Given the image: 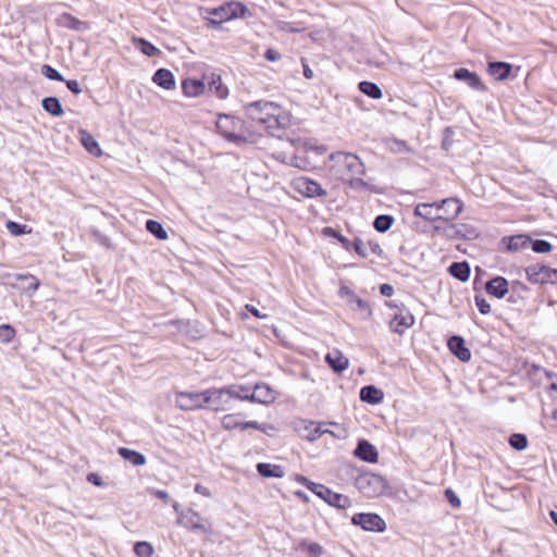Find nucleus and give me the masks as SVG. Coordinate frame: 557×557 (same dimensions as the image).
<instances>
[{
	"label": "nucleus",
	"instance_id": "32",
	"mask_svg": "<svg viewBox=\"0 0 557 557\" xmlns=\"http://www.w3.org/2000/svg\"><path fill=\"white\" fill-rule=\"evenodd\" d=\"M119 454L128 462L134 466H143L146 463V457L136 450L122 447L119 449Z\"/></svg>",
	"mask_w": 557,
	"mask_h": 557
},
{
	"label": "nucleus",
	"instance_id": "52",
	"mask_svg": "<svg viewBox=\"0 0 557 557\" xmlns=\"http://www.w3.org/2000/svg\"><path fill=\"white\" fill-rule=\"evenodd\" d=\"M307 549L313 557H320L323 554V547L318 543H310Z\"/></svg>",
	"mask_w": 557,
	"mask_h": 557
},
{
	"label": "nucleus",
	"instance_id": "59",
	"mask_svg": "<svg viewBox=\"0 0 557 557\" xmlns=\"http://www.w3.org/2000/svg\"><path fill=\"white\" fill-rule=\"evenodd\" d=\"M264 57L268 61L275 62L281 59V54L274 49H268L264 53Z\"/></svg>",
	"mask_w": 557,
	"mask_h": 557
},
{
	"label": "nucleus",
	"instance_id": "1",
	"mask_svg": "<svg viewBox=\"0 0 557 557\" xmlns=\"http://www.w3.org/2000/svg\"><path fill=\"white\" fill-rule=\"evenodd\" d=\"M244 110L248 119L262 125L272 136L280 137V132L290 126L289 112L275 102L258 100L247 103Z\"/></svg>",
	"mask_w": 557,
	"mask_h": 557
},
{
	"label": "nucleus",
	"instance_id": "16",
	"mask_svg": "<svg viewBox=\"0 0 557 557\" xmlns=\"http://www.w3.org/2000/svg\"><path fill=\"white\" fill-rule=\"evenodd\" d=\"M448 348L453 355H455L462 362H467L471 359V351L465 345V341L461 336L454 335L448 339Z\"/></svg>",
	"mask_w": 557,
	"mask_h": 557
},
{
	"label": "nucleus",
	"instance_id": "63",
	"mask_svg": "<svg viewBox=\"0 0 557 557\" xmlns=\"http://www.w3.org/2000/svg\"><path fill=\"white\" fill-rule=\"evenodd\" d=\"M195 492L197 494H200V495L205 496V497H210L211 496V492L209 491V488L206 487L205 485L200 484V483L195 485Z\"/></svg>",
	"mask_w": 557,
	"mask_h": 557
},
{
	"label": "nucleus",
	"instance_id": "5",
	"mask_svg": "<svg viewBox=\"0 0 557 557\" xmlns=\"http://www.w3.org/2000/svg\"><path fill=\"white\" fill-rule=\"evenodd\" d=\"M356 487L367 497H377L385 493L387 483L383 476L366 472L356 479Z\"/></svg>",
	"mask_w": 557,
	"mask_h": 557
},
{
	"label": "nucleus",
	"instance_id": "58",
	"mask_svg": "<svg viewBox=\"0 0 557 557\" xmlns=\"http://www.w3.org/2000/svg\"><path fill=\"white\" fill-rule=\"evenodd\" d=\"M66 83L67 88L75 95H78L82 92L81 85L75 79L64 81Z\"/></svg>",
	"mask_w": 557,
	"mask_h": 557
},
{
	"label": "nucleus",
	"instance_id": "2",
	"mask_svg": "<svg viewBox=\"0 0 557 557\" xmlns=\"http://www.w3.org/2000/svg\"><path fill=\"white\" fill-rule=\"evenodd\" d=\"M330 175L344 183L351 176H361L366 172L363 162L354 153L337 151L330 154Z\"/></svg>",
	"mask_w": 557,
	"mask_h": 557
},
{
	"label": "nucleus",
	"instance_id": "39",
	"mask_svg": "<svg viewBox=\"0 0 557 557\" xmlns=\"http://www.w3.org/2000/svg\"><path fill=\"white\" fill-rule=\"evenodd\" d=\"M134 553L137 557H151L154 553V548L149 542L140 541L134 545Z\"/></svg>",
	"mask_w": 557,
	"mask_h": 557
},
{
	"label": "nucleus",
	"instance_id": "50",
	"mask_svg": "<svg viewBox=\"0 0 557 557\" xmlns=\"http://www.w3.org/2000/svg\"><path fill=\"white\" fill-rule=\"evenodd\" d=\"M347 184L354 189H364L368 184L360 176H351V180H346Z\"/></svg>",
	"mask_w": 557,
	"mask_h": 557
},
{
	"label": "nucleus",
	"instance_id": "3",
	"mask_svg": "<svg viewBox=\"0 0 557 557\" xmlns=\"http://www.w3.org/2000/svg\"><path fill=\"white\" fill-rule=\"evenodd\" d=\"M215 126L218 132L233 144L242 145L252 141L251 134L248 132L245 122L238 117L220 114Z\"/></svg>",
	"mask_w": 557,
	"mask_h": 557
},
{
	"label": "nucleus",
	"instance_id": "41",
	"mask_svg": "<svg viewBox=\"0 0 557 557\" xmlns=\"http://www.w3.org/2000/svg\"><path fill=\"white\" fill-rule=\"evenodd\" d=\"M509 444L517 450H523L528 446V440L525 435L517 433L509 437Z\"/></svg>",
	"mask_w": 557,
	"mask_h": 557
},
{
	"label": "nucleus",
	"instance_id": "43",
	"mask_svg": "<svg viewBox=\"0 0 557 557\" xmlns=\"http://www.w3.org/2000/svg\"><path fill=\"white\" fill-rule=\"evenodd\" d=\"M7 230L13 236H18V235L26 234V233L30 232V230H27L26 225L20 224V223L14 222V221H8L7 222Z\"/></svg>",
	"mask_w": 557,
	"mask_h": 557
},
{
	"label": "nucleus",
	"instance_id": "36",
	"mask_svg": "<svg viewBox=\"0 0 557 557\" xmlns=\"http://www.w3.org/2000/svg\"><path fill=\"white\" fill-rule=\"evenodd\" d=\"M133 42L147 57H153L159 53V49L144 38H134Z\"/></svg>",
	"mask_w": 557,
	"mask_h": 557
},
{
	"label": "nucleus",
	"instance_id": "14",
	"mask_svg": "<svg viewBox=\"0 0 557 557\" xmlns=\"http://www.w3.org/2000/svg\"><path fill=\"white\" fill-rule=\"evenodd\" d=\"M238 399L259 404H270L275 400V393L267 384H257L250 395H240L238 396Z\"/></svg>",
	"mask_w": 557,
	"mask_h": 557
},
{
	"label": "nucleus",
	"instance_id": "53",
	"mask_svg": "<svg viewBox=\"0 0 557 557\" xmlns=\"http://www.w3.org/2000/svg\"><path fill=\"white\" fill-rule=\"evenodd\" d=\"M445 495L450 503V505L455 508L460 507L461 503L457 495L451 490H446Z\"/></svg>",
	"mask_w": 557,
	"mask_h": 557
},
{
	"label": "nucleus",
	"instance_id": "4",
	"mask_svg": "<svg viewBox=\"0 0 557 557\" xmlns=\"http://www.w3.org/2000/svg\"><path fill=\"white\" fill-rule=\"evenodd\" d=\"M240 396L232 387L208 388L205 391V409L212 411H225L231 408V400Z\"/></svg>",
	"mask_w": 557,
	"mask_h": 557
},
{
	"label": "nucleus",
	"instance_id": "11",
	"mask_svg": "<svg viewBox=\"0 0 557 557\" xmlns=\"http://www.w3.org/2000/svg\"><path fill=\"white\" fill-rule=\"evenodd\" d=\"M203 519L200 515L193 510L188 509L186 512H180V517H177V524L183 525L186 529L193 531H200L202 533H210L211 528L209 524L202 522Z\"/></svg>",
	"mask_w": 557,
	"mask_h": 557
},
{
	"label": "nucleus",
	"instance_id": "48",
	"mask_svg": "<svg viewBox=\"0 0 557 557\" xmlns=\"http://www.w3.org/2000/svg\"><path fill=\"white\" fill-rule=\"evenodd\" d=\"M351 248L356 251L358 256L361 258L368 257V247L359 237H356L354 242H351Z\"/></svg>",
	"mask_w": 557,
	"mask_h": 557
},
{
	"label": "nucleus",
	"instance_id": "21",
	"mask_svg": "<svg viewBox=\"0 0 557 557\" xmlns=\"http://www.w3.org/2000/svg\"><path fill=\"white\" fill-rule=\"evenodd\" d=\"M327 364L337 373L348 368L349 361L339 350L334 349L325 356Z\"/></svg>",
	"mask_w": 557,
	"mask_h": 557
},
{
	"label": "nucleus",
	"instance_id": "62",
	"mask_svg": "<svg viewBox=\"0 0 557 557\" xmlns=\"http://www.w3.org/2000/svg\"><path fill=\"white\" fill-rule=\"evenodd\" d=\"M380 293L385 297H391L394 294V288L391 284H382L380 286Z\"/></svg>",
	"mask_w": 557,
	"mask_h": 557
},
{
	"label": "nucleus",
	"instance_id": "8",
	"mask_svg": "<svg viewBox=\"0 0 557 557\" xmlns=\"http://www.w3.org/2000/svg\"><path fill=\"white\" fill-rule=\"evenodd\" d=\"M292 186L295 191L308 198L326 196V190L323 189L318 182L307 176H299L294 178Z\"/></svg>",
	"mask_w": 557,
	"mask_h": 557
},
{
	"label": "nucleus",
	"instance_id": "38",
	"mask_svg": "<svg viewBox=\"0 0 557 557\" xmlns=\"http://www.w3.org/2000/svg\"><path fill=\"white\" fill-rule=\"evenodd\" d=\"M394 223V218L387 214H382L375 218L373 226L377 232L384 233L388 231Z\"/></svg>",
	"mask_w": 557,
	"mask_h": 557
},
{
	"label": "nucleus",
	"instance_id": "22",
	"mask_svg": "<svg viewBox=\"0 0 557 557\" xmlns=\"http://www.w3.org/2000/svg\"><path fill=\"white\" fill-rule=\"evenodd\" d=\"M152 82L166 90H172L175 88L174 75L168 69L157 70L152 76Z\"/></svg>",
	"mask_w": 557,
	"mask_h": 557
},
{
	"label": "nucleus",
	"instance_id": "57",
	"mask_svg": "<svg viewBox=\"0 0 557 557\" xmlns=\"http://www.w3.org/2000/svg\"><path fill=\"white\" fill-rule=\"evenodd\" d=\"M342 298H345L346 301H349L356 295L348 286H342L338 292Z\"/></svg>",
	"mask_w": 557,
	"mask_h": 557
},
{
	"label": "nucleus",
	"instance_id": "23",
	"mask_svg": "<svg viewBox=\"0 0 557 557\" xmlns=\"http://www.w3.org/2000/svg\"><path fill=\"white\" fill-rule=\"evenodd\" d=\"M511 72V64L507 62H490L487 73L497 81H505Z\"/></svg>",
	"mask_w": 557,
	"mask_h": 557
},
{
	"label": "nucleus",
	"instance_id": "31",
	"mask_svg": "<svg viewBox=\"0 0 557 557\" xmlns=\"http://www.w3.org/2000/svg\"><path fill=\"white\" fill-rule=\"evenodd\" d=\"M449 273L461 282L470 277V267L467 262H454L448 269Z\"/></svg>",
	"mask_w": 557,
	"mask_h": 557
},
{
	"label": "nucleus",
	"instance_id": "20",
	"mask_svg": "<svg viewBox=\"0 0 557 557\" xmlns=\"http://www.w3.org/2000/svg\"><path fill=\"white\" fill-rule=\"evenodd\" d=\"M355 455L361 460L372 463L376 462L379 457L375 447L366 440L358 443Z\"/></svg>",
	"mask_w": 557,
	"mask_h": 557
},
{
	"label": "nucleus",
	"instance_id": "46",
	"mask_svg": "<svg viewBox=\"0 0 557 557\" xmlns=\"http://www.w3.org/2000/svg\"><path fill=\"white\" fill-rule=\"evenodd\" d=\"M530 245H532L533 251L537 253H546L552 250V245L544 239L532 240Z\"/></svg>",
	"mask_w": 557,
	"mask_h": 557
},
{
	"label": "nucleus",
	"instance_id": "37",
	"mask_svg": "<svg viewBox=\"0 0 557 557\" xmlns=\"http://www.w3.org/2000/svg\"><path fill=\"white\" fill-rule=\"evenodd\" d=\"M146 228L148 232H150L152 235H154L158 239L165 240L168 238V233L162 226L161 223L154 220H148L146 222Z\"/></svg>",
	"mask_w": 557,
	"mask_h": 557
},
{
	"label": "nucleus",
	"instance_id": "30",
	"mask_svg": "<svg viewBox=\"0 0 557 557\" xmlns=\"http://www.w3.org/2000/svg\"><path fill=\"white\" fill-rule=\"evenodd\" d=\"M81 141L89 153L94 156H100L102 153L99 144L87 131H81Z\"/></svg>",
	"mask_w": 557,
	"mask_h": 557
},
{
	"label": "nucleus",
	"instance_id": "49",
	"mask_svg": "<svg viewBox=\"0 0 557 557\" xmlns=\"http://www.w3.org/2000/svg\"><path fill=\"white\" fill-rule=\"evenodd\" d=\"M61 18L66 26L74 29H79V25L82 24V22L73 15L65 13L61 16Z\"/></svg>",
	"mask_w": 557,
	"mask_h": 557
},
{
	"label": "nucleus",
	"instance_id": "25",
	"mask_svg": "<svg viewBox=\"0 0 557 557\" xmlns=\"http://www.w3.org/2000/svg\"><path fill=\"white\" fill-rule=\"evenodd\" d=\"M182 89L187 97H197L203 94L206 85L199 79H185L182 83Z\"/></svg>",
	"mask_w": 557,
	"mask_h": 557
},
{
	"label": "nucleus",
	"instance_id": "29",
	"mask_svg": "<svg viewBox=\"0 0 557 557\" xmlns=\"http://www.w3.org/2000/svg\"><path fill=\"white\" fill-rule=\"evenodd\" d=\"M347 304L354 311H358L363 319H368L372 315V309L369 302L361 299L358 295H355Z\"/></svg>",
	"mask_w": 557,
	"mask_h": 557
},
{
	"label": "nucleus",
	"instance_id": "17",
	"mask_svg": "<svg viewBox=\"0 0 557 557\" xmlns=\"http://www.w3.org/2000/svg\"><path fill=\"white\" fill-rule=\"evenodd\" d=\"M485 290L488 295L502 299L508 293V281L503 276H496L486 283Z\"/></svg>",
	"mask_w": 557,
	"mask_h": 557
},
{
	"label": "nucleus",
	"instance_id": "34",
	"mask_svg": "<svg viewBox=\"0 0 557 557\" xmlns=\"http://www.w3.org/2000/svg\"><path fill=\"white\" fill-rule=\"evenodd\" d=\"M359 90L372 99L382 98L381 88L372 82L363 81L359 83Z\"/></svg>",
	"mask_w": 557,
	"mask_h": 557
},
{
	"label": "nucleus",
	"instance_id": "15",
	"mask_svg": "<svg viewBox=\"0 0 557 557\" xmlns=\"http://www.w3.org/2000/svg\"><path fill=\"white\" fill-rule=\"evenodd\" d=\"M454 77L457 81L466 83L471 89H474L478 91L486 90V87L482 83L480 76L476 73L469 71L468 69H465V67L457 69L454 72Z\"/></svg>",
	"mask_w": 557,
	"mask_h": 557
},
{
	"label": "nucleus",
	"instance_id": "7",
	"mask_svg": "<svg viewBox=\"0 0 557 557\" xmlns=\"http://www.w3.org/2000/svg\"><path fill=\"white\" fill-rule=\"evenodd\" d=\"M175 406L181 410L193 411L205 409V391L175 392Z\"/></svg>",
	"mask_w": 557,
	"mask_h": 557
},
{
	"label": "nucleus",
	"instance_id": "60",
	"mask_svg": "<svg viewBox=\"0 0 557 557\" xmlns=\"http://www.w3.org/2000/svg\"><path fill=\"white\" fill-rule=\"evenodd\" d=\"M87 481L96 486H102L103 481L97 473H89L87 475Z\"/></svg>",
	"mask_w": 557,
	"mask_h": 557
},
{
	"label": "nucleus",
	"instance_id": "9",
	"mask_svg": "<svg viewBox=\"0 0 557 557\" xmlns=\"http://www.w3.org/2000/svg\"><path fill=\"white\" fill-rule=\"evenodd\" d=\"M443 233L448 239H466L473 240L479 237L480 233L471 224L468 223H453L443 230Z\"/></svg>",
	"mask_w": 557,
	"mask_h": 557
},
{
	"label": "nucleus",
	"instance_id": "27",
	"mask_svg": "<svg viewBox=\"0 0 557 557\" xmlns=\"http://www.w3.org/2000/svg\"><path fill=\"white\" fill-rule=\"evenodd\" d=\"M209 90L220 99H225L228 95L227 87L222 83L221 76L212 74L208 82Z\"/></svg>",
	"mask_w": 557,
	"mask_h": 557
},
{
	"label": "nucleus",
	"instance_id": "44",
	"mask_svg": "<svg viewBox=\"0 0 557 557\" xmlns=\"http://www.w3.org/2000/svg\"><path fill=\"white\" fill-rule=\"evenodd\" d=\"M41 74L51 81L64 82V77L52 66L45 64L41 66Z\"/></svg>",
	"mask_w": 557,
	"mask_h": 557
},
{
	"label": "nucleus",
	"instance_id": "26",
	"mask_svg": "<svg viewBox=\"0 0 557 557\" xmlns=\"http://www.w3.org/2000/svg\"><path fill=\"white\" fill-rule=\"evenodd\" d=\"M42 109L52 116H62L64 110L57 97H46L41 100Z\"/></svg>",
	"mask_w": 557,
	"mask_h": 557
},
{
	"label": "nucleus",
	"instance_id": "33",
	"mask_svg": "<svg viewBox=\"0 0 557 557\" xmlns=\"http://www.w3.org/2000/svg\"><path fill=\"white\" fill-rule=\"evenodd\" d=\"M532 243L530 236L527 235H515L508 238L507 249L509 251H518L527 248Z\"/></svg>",
	"mask_w": 557,
	"mask_h": 557
},
{
	"label": "nucleus",
	"instance_id": "64",
	"mask_svg": "<svg viewBox=\"0 0 557 557\" xmlns=\"http://www.w3.org/2000/svg\"><path fill=\"white\" fill-rule=\"evenodd\" d=\"M246 309L252 314L255 315L256 318H259V319H265L267 318V314H262L256 307L251 306V305H246Z\"/></svg>",
	"mask_w": 557,
	"mask_h": 557
},
{
	"label": "nucleus",
	"instance_id": "19",
	"mask_svg": "<svg viewBox=\"0 0 557 557\" xmlns=\"http://www.w3.org/2000/svg\"><path fill=\"white\" fill-rule=\"evenodd\" d=\"M414 323V317L409 312H400L395 314L391 321V329L398 334H403L407 329L411 327Z\"/></svg>",
	"mask_w": 557,
	"mask_h": 557
},
{
	"label": "nucleus",
	"instance_id": "61",
	"mask_svg": "<svg viewBox=\"0 0 557 557\" xmlns=\"http://www.w3.org/2000/svg\"><path fill=\"white\" fill-rule=\"evenodd\" d=\"M256 429V430H260V431H264V425L263 424H260L259 422L257 421H248V422H244L243 424V430H247V429Z\"/></svg>",
	"mask_w": 557,
	"mask_h": 557
},
{
	"label": "nucleus",
	"instance_id": "56",
	"mask_svg": "<svg viewBox=\"0 0 557 557\" xmlns=\"http://www.w3.org/2000/svg\"><path fill=\"white\" fill-rule=\"evenodd\" d=\"M367 247H368V250H370L372 253H374L379 257L383 255V249L381 248L380 244L376 242L369 240L367 243Z\"/></svg>",
	"mask_w": 557,
	"mask_h": 557
},
{
	"label": "nucleus",
	"instance_id": "42",
	"mask_svg": "<svg viewBox=\"0 0 557 557\" xmlns=\"http://www.w3.org/2000/svg\"><path fill=\"white\" fill-rule=\"evenodd\" d=\"M15 278L17 281H27L28 282L27 292H30V293H35L40 285L39 281L34 275L28 274V273L27 274H16Z\"/></svg>",
	"mask_w": 557,
	"mask_h": 557
},
{
	"label": "nucleus",
	"instance_id": "10",
	"mask_svg": "<svg viewBox=\"0 0 557 557\" xmlns=\"http://www.w3.org/2000/svg\"><path fill=\"white\" fill-rule=\"evenodd\" d=\"M351 522L371 532H383L386 529L385 521L377 513H356L352 516Z\"/></svg>",
	"mask_w": 557,
	"mask_h": 557
},
{
	"label": "nucleus",
	"instance_id": "47",
	"mask_svg": "<svg viewBox=\"0 0 557 557\" xmlns=\"http://www.w3.org/2000/svg\"><path fill=\"white\" fill-rule=\"evenodd\" d=\"M227 5L230 8V10H228L230 14L223 15L225 17V20L235 18L239 15V13L244 14V12L246 11V8L238 2H231V3H227Z\"/></svg>",
	"mask_w": 557,
	"mask_h": 557
},
{
	"label": "nucleus",
	"instance_id": "54",
	"mask_svg": "<svg viewBox=\"0 0 557 557\" xmlns=\"http://www.w3.org/2000/svg\"><path fill=\"white\" fill-rule=\"evenodd\" d=\"M326 432V430H323L321 424H317L314 425V429L310 432V434L308 435V440L309 441H315L318 440L322 434H324Z\"/></svg>",
	"mask_w": 557,
	"mask_h": 557
},
{
	"label": "nucleus",
	"instance_id": "13",
	"mask_svg": "<svg viewBox=\"0 0 557 557\" xmlns=\"http://www.w3.org/2000/svg\"><path fill=\"white\" fill-rule=\"evenodd\" d=\"M440 220L454 221L463 210V202L458 198H446L438 201Z\"/></svg>",
	"mask_w": 557,
	"mask_h": 557
},
{
	"label": "nucleus",
	"instance_id": "40",
	"mask_svg": "<svg viewBox=\"0 0 557 557\" xmlns=\"http://www.w3.org/2000/svg\"><path fill=\"white\" fill-rule=\"evenodd\" d=\"M323 233L327 236L336 238L342 244L344 249H346L348 251L351 249V242L347 237H345L342 234H339L338 232H336L334 228L325 227L323 230Z\"/></svg>",
	"mask_w": 557,
	"mask_h": 557
},
{
	"label": "nucleus",
	"instance_id": "24",
	"mask_svg": "<svg viewBox=\"0 0 557 557\" xmlns=\"http://www.w3.org/2000/svg\"><path fill=\"white\" fill-rule=\"evenodd\" d=\"M384 398V393L374 385L363 386L360 391V399L368 404H380Z\"/></svg>",
	"mask_w": 557,
	"mask_h": 557
},
{
	"label": "nucleus",
	"instance_id": "18",
	"mask_svg": "<svg viewBox=\"0 0 557 557\" xmlns=\"http://www.w3.org/2000/svg\"><path fill=\"white\" fill-rule=\"evenodd\" d=\"M438 201L432 203H419L414 208V215L426 221L440 220Z\"/></svg>",
	"mask_w": 557,
	"mask_h": 557
},
{
	"label": "nucleus",
	"instance_id": "35",
	"mask_svg": "<svg viewBox=\"0 0 557 557\" xmlns=\"http://www.w3.org/2000/svg\"><path fill=\"white\" fill-rule=\"evenodd\" d=\"M240 418V413H227L222 418V426L230 431L238 428L243 430L244 422Z\"/></svg>",
	"mask_w": 557,
	"mask_h": 557
},
{
	"label": "nucleus",
	"instance_id": "12",
	"mask_svg": "<svg viewBox=\"0 0 557 557\" xmlns=\"http://www.w3.org/2000/svg\"><path fill=\"white\" fill-rule=\"evenodd\" d=\"M527 278L534 284H545L557 281V269L546 265H531L525 270Z\"/></svg>",
	"mask_w": 557,
	"mask_h": 557
},
{
	"label": "nucleus",
	"instance_id": "55",
	"mask_svg": "<svg viewBox=\"0 0 557 557\" xmlns=\"http://www.w3.org/2000/svg\"><path fill=\"white\" fill-rule=\"evenodd\" d=\"M228 10H230V8H228L227 4L226 5H222V7L218 8V9H214L212 11V14L214 16L219 17L220 21H226L223 15H228L230 14Z\"/></svg>",
	"mask_w": 557,
	"mask_h": 557
},
{
	"label": "nucleus",
	"instance_id": "51",
	"mask_svg": "<svg viewBox=\"0 0 557 557\" xmlns=\"http://www.w3.org/2000/svg\"><path fill=\"white\" fill-rule=\"evenodd\" d=\"M475 305L482 314L491 312V305L482 297H475Z\"/></svg>",
	"mask_w": 557,
	"mask_h": 557
},
{
	"label": "nucleus",
	"instance_id": "45",
	"mask_svg": "<svg viewBox=\"0 0 557 557\" xmlns=\"http://www.w3.org/2000/svg\"><path fill=\"white\" fill-rule=\"evenodd\" d=\"M15 336V330L9 324L0 325V341L4 344L12 342Z\"/></svg>",
	"mask_w": 557,
	"mask_h": 557
},
{
	"label": "nucleus",
	"instance_id": "6",
	"mask_svg": "<svg viewBox=\"0 0 557 557\" xmlns=\"http://www.w3.org/2000/svg\"><path fill=\"white\" fill-rule=\"evenodd\" d=\"M307 487L313 492L317 496L325 500L329 505L339 508V509H346L351 506V500L348 496L344 494H339L336 492L331 491L329 487L309 482Z\"/></svg>",
	"mask_w": 557,
	"mask_h": 557
},
{
	"label": "nucleus",
	"instance_id": "28",
	"mask_svg": "<svg viewBox=\"0 0 557 557\" xmlns=\"http://www.w3.org/2000/svg\"><path fill=\"white\" fill-rule=\"evenodd\" d=\"M257 471L263 478H283L285 474L281 466L265 462L258 463Z\"/></svg>",
	"mask_w": 557,
	"mask_h": 557
}]
</instances>
